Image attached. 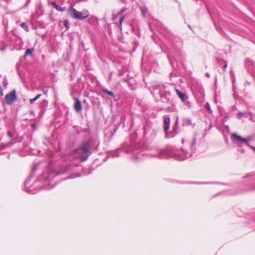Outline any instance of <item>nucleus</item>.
Masks as SVG:
<instances>
[{
    "instance_id": "1",
    "label": "nucleus",
    "mask_w": 255,
    "mask_h": 255,
    "mask_svg": "<svg viewBox=\"0 0 255 255\" xmlns=\"http://www.w3.org/2000/svg\"><path fill=\"white\" fill-rule=\"evenodd\" d=\"M69 13L72 17L81 20L87 18L89 15L87 10L84 9L82 12H80L73 7H70Z\"/></svg>"
},
{
    "instance_id": "2",
    "label": "nucleus",
    "mask_w": 255,
    "mask_h": 255,
    "mask_svg": "<svg viewBox=\"0 0 255 255\" xmlns=\"http://www.w3.org/2000/svg\"><path fill=\"white\" fill-rule=\"evenodd\" d=\"M232 141L234 143L238 144L239 146H241V143L244 142L247 145H249V141L251 139V138H243L240 135H238L236 133H234L232 134L231 137Z\"/></svg>"
},
{
    "instance_id": "3",
    "label": "nucleus",
    "mask_w": 255,
    "mask_h": 255,
    "mask_svg": "<svg viewBox=\"0 0 255 255\" xmlns=\"http://www.w3.org/2000/svg\"><path fill=\"white\" fill-rule=\"evenodd\" d=\"M5 102L8 105L11 104L16 99L15 91H12L10 93L7 94L5 96Z\"/></svg>"
},
{
    "instance_id": "4",
    "label": "nucleus",
    "mask_w": 255,
    "mask_h": 255,
    "mask_svg": "<svg viewBox=\"0 0 255 255\" xmlns=\"http://www.w3.org/2000/svg\"><path fill=\"white\" fill-rule=\"evenodd\" d=\"M190 156V154H188L187 152L182 149L175 154V158L178 160H185Z\"/></svg>"
},
{
    "instance_id": "5",
    "label": "nucleus",
    "mask_w": 255,
    "mask_h": 255,
    "mask_svg": "<svg viewBox=\"0 0 255 255\" xmlns=\"http://www.w3.org/2000/svg\"><path fill=\"white\" fill-rule=\"evenodd\" d=\"M89 151V146L88 143H84L81 148L78 149L76 150V153L80 155V154L84 153L87 154Z\"/></svg>"
},
{
    "instance_id": "6",
    "label": "nucleus",
    "mask_w": 255,
    "mask_h": 255,
    "mask_svg": "<svg viewBox=\"0 0 255 255\" xmlns=\"http://www.w3.org/2000/svg\"><path fill=\"white\" fill-rule=\"evenodd\" d=\"M74 109L77 112H80L82 110V104L80 101L78 99H75Z\"/></svg>"
},
{
    "instance_id": "7",
    "label": "nucleus",
    "mask_w": 255,
    "mask_h": 255,
    "mask_svg": "<svg viewBox=\"0 0 255 255\" xmlns=\"http://www.w3.org/2000/svg\"><path fill=\"white\" fill-rule=\"evenodd\" d=\"M176 92L178 97L183 102H185L188 98V96L186 95L184 93H182L178 89H176Z\"/></svg>"
},
{
    "instance_id": "8",
    "label": "nucleus",
    "mask_w": 255,
    "mask_h": 255,
    "mask_svg": "<svg viewBox=\"0 0 255 255\" xmlns=\"http://www.w3.org/2000/svg\"><path fill=\"white\" fill-rule=\"evenodd\" d=\"M170 118L169 117L165 118L164 120V131L166 133H167V132L169 129V125H170Z\"/></svg>"
},
{
    "instance_id": "9",
    "label": "nucleus",
    "mask_w": 255,
    "mask_h": 255,
    "mask_svg": "<svg viewBox=\"0 0 255 255\" xmlns=\"http://www.w3.org/2000/svg\"><path fill=\"white\" fill-rule=\"evenodd\" d=\"M165 153L166 151L165 150H160L157 151V154H154L153 156H158L161 158H164L166 157L165 155Z\"/></svg>"
},
{
    "instance_id": "10",
    "label": "nucleus",
    "mask_w": 255,
    "mask_h": 255,
    "mask_svg": "<svg viewBox=\"0 0 255 255\" xmlns=\"http://www.w3.org/2000/svg\"><path fill=\"white\" fill-rule=\"evenodd\" d=\"M7 137H8L9 138V141L7 143H4V145L7 146L8 145H11L12 144V134L9 132L8 131L7 132Z\"/></svg>"
},
{
    "instance_id": "11",
    "label": "nucleus",
    "mask_w": 255,
    "mask_h": 255,
    "mask_svg": "<svg viewBox=\"0 0 255 255\" xmlns=\"http://www.w3.org/2000/svg\"><path fill=\"white\" fill-rule=\"evenodd\" d=\"M33 52V49H27L25 52V56H27L28 55H32Z\"/></svg>"
},
{
    "instance_id": "12",
    "label": "nucleus",
    "mask_w": 255,
    "mask_h": 255,
    "mask_svg": "<svg viewBox=\"0 0 255 255\" xmlns=\"http://www.w3.org/2000/svg\"><path fill=\"white\" fill-rule=\"evenodd\" d=\"M53 6L59 11H63L64 10V8H61L55 2H53Z\"/></svg>"
},
{
    "instance_id": "13",
    "label": "nucleus",
    "mask_w": 255,
    "mask_h": 255,
    "mask_svg": "<svg viewBox=\"0 0 255 255\" xmlns=\"http://www.w3.org/2000/svg\"><path fill=\"white\" fill-rule=\"evenodd\" d=\"M41 96V94L37 95L35 98L33 99H31L29 100V102L30 104L33 103L35 101H36L37 99H38Z\"/></svg>"
},
{
    "instance_id": "14",
    "label": "nucleus",
    "mask_w": 255,
    "mask_h": 255,
    "mask_svg": "<svg viewBox=\"0 0 255 255\" xmlns=\"http://www.w3.org/2000/svg\"><path fill=\"white\" fill-rule=\"evenodd\" d=\"M20 26L24 29L26 31H29V29H28V25L26 23H24V22H22L20 24Z\"/></svg>"
},
{
    "instance_id": "15",
    "label": "nucleus",
    "mask_w": 255,
    "mask_h": 255,
    "mask_svg": "<svg viewBox=\"0 0 255 255\" xmlns=\"http://www.w3.org/2000/svg\"><path fill=\"white\" fill-rule=\"evenodd\" d=\"M206 109H207V110L209 112V113H212V111L211 109V107H210V104L209 103H206L205 104V106Z\"/></svg>"
},
{
    "instance_id": "16",
    "label": "nucleus",
    "mask_w": 255,
    "mask_h": 255,
    "mask_svg": "<svg viewBox=\"0 0 255 255\" xmlns=\"http://www.w3.org/2000/svg\"><path fill=\"white\" fill-rule=\"evenodd\" d=\"M103 92L104 93H106V94H108V95H110L111 96H114V93L113 92L110 91H109V90H108L107 89L103 90Z\"/></svg>"
},
{
    "instance_id": "17",
    "label": "nucleus",
    "mask_w": 255,
    "mask_h": 255,
    "mask_svg": "<svg viewBox=\"0 0 255 255\" xmlns=\"http://www.w3.org/2000/svg\"><path fill=\"white\" fill-rule=\"evenodd\" d=\"M140 9H141L142 15L144 17H145L146 16L145 14L147 12V9L145 8H144V7H141Z\"/></svg>"
},
{
    "instance_id": "18",
    "label": "nucleus",
    "mask_w": 255,
    "mask_h": 255,
    "mask_svg": "<svg viewBox=\"0 0 255 255\" xmlns=\"http://www.w3.org/2000/svg\"><path fill=\"white\" fill-rule=\"evenodd\" d=\"M186 106L188 107V108H191L192 107V104L190 102L186 100L185 102H184Z\"/></svg>"
},
{
    "instance_id": "19",
    "label": "nucleus",
    "mask_w": 255,
    "mask_h": 255,
    "mask_svg": "<svg viewBox=\"0 0 255 255\" xmlns=\"http://www.w3.org/2000/svg\"><path fill=\"white\" fill-rule=\"evenodd\" d=\"M196 137L195 136L194 137V139L193 140V141L192 142L191 144V148H192L194 146V145L196 144Z\"/></svg>"
},
{
    "instance_id": "20",
    "label": "nucleus",
    "mask_w": 255,
    "mask_h": 255,
    "mask_svg": "<svg viewBox=\"0 0 255 255\" xmlns=\"http://www.w3.org/2000/svg\"><path fill=\"white\" fill-rule=\"evenodd\" d=\"M63 24L65 26L67 27H68V25H69V22L68 20H65L63 22Z\"/></svg>"
},
{
    "instance_id": "21",
    "label": "nucleus",
    "mask_w": 255,
    "mask_h": 255,
    "mask_svg": "<svg viewBox=\"0 0 255 255\" xmlns=\"http://www.w3.org/2000/svg\"><path fill=\"white\" fill-rule=\"evenodd\" d=\"M124 18H125L124 17H122L120 19V26H122V22H123V20L124 19Z\"/></svg>"
},
{
    "instance_id": "22",
    "label": "nucleus",
    "mask_w": 255,
    "mask_h": 255,
    "mask_svg": "<svg viewBox=\"0 0 255 255\" xmlns=\"http://www.w3.org/2000/svg\"><path fill=\"white\" fill-rule=\"evenodd\" d=\"M87 158H88V156H86L85 157H80V158H81L82 161H84L86 160L87 159Z\"/></svg>"
},
{
    "instance_id": "23",
    "label": "nucleus",
    "mask_w": 255,
    "mask_h": 255,
    "mask_svg": "<svg viewBox=\"0 0 255 255\" xmlns=\"http://www.w3.org/2000/svg\"><path fill=\"white\" fill-rule=\"evenodd\" d=\"M3 90H2V89L1 87V86H0V95L1 96H2V95H3Z\"/></svg>"
},
{
    "instance_id": "24",
    "label": "nucleus",
    "mask_w": 255,
    "mask_h": 255,
    "mask_svg": "<svg viewBox=\"0 0 255 255\" xmlns=\"http://www.w3.org/2000/svg\"><path fill=\"white\" fill-rule=\"evenodd\" d=\"M227 64L226 63L225 65H224V66H223V67H222V68H223V70H226V68H227Z\"/></svg>"
},
{
    "instance_id": "25",
    "label": "nucleus",
    "mask_w": 255,
    "mask_h": 255,
    "mask_svg": "<svg viewBox=\"0 0 255 255\" xmlns=\"http://www.w3.org/2000/svg\"><path fill=\"white\" fill-rule=\"evenodd\" d=\"M125 9H122L121 10L119 14H120V13H122L124 12H125Z\"/></svg>"
},
{
    "instance_id": "26",
    "label": "nucleus",
    "mask_w": 255,
    "mask_h": 255,
    "mask_svg": "<svg viewBox=\"0 0 255 255\" xmlns=\"http://www.w3.org/2000/svg\"><path fill=\"white\" fill-rule=\"evenodd\" d=\"M135 154H136L135 153H133L134 155H135ZM133 158L135 159H137V157L136 156H135V155L133 156Z\"/></svg>"
},
{
    "instance_id": "27",
    "label": "nucleus",
    "mask_w": 255,
    "mask_h": 255,
    "mask_svg": "<svg viewBox=\"0 0 255 255\" xmlns=\"http://www.w3.org/2000/svg\"><path fill=\"white\" fill-rule=\"evenodd\" d=\"M184 142H185V139L184 138H182V143H184Z\"/></svg>"
},
{
    "instance_id": "28",
    "label": "nucleus",
    "mask_w": 255,
    "mask_h": 255,
    "mask_svg": "<svg viewBox=\"0 0 255 255\" xmlns=\"http://www.w3.org/2000/svg\"><path fill=\"white\" fill-rule=\"evenodd\" d=\"M40 152V150H38V151H37V154H39Z\"/></svg>"
}]
</instances>
